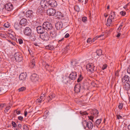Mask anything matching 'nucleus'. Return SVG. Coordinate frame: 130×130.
<instances>
[{"instance_id":"nucleus-22","label":"nucleus","mask_w":130,"mask_h":130,"mask_svg":"<svg viewBox=\"0 0 130 130\" xmlns=\"http://www.w3.org/2000/svg\"><path fill=\"white\" fill-rule=\"evenodd\" d=\"M104 35L103 34H102L100 35L96 36V38L95 37L94 38H93L92 40L91 39V43L93 42L95 40H96L97 38H100V39L102 40L104 39V37H103Z\"/></svg>"},{"instance_id":"nucleus-38","label":"nucleus","mask_w":130,"mask_h":130,"mask_svg":"<svg viewBox=\"0 0 130 130\" xmlns=\"http://www.w3.org/2000/svg\"><path fill=\"white\" fill-rule=\"evenodd\" d=\"M123 107V104L122 103H120L119 104L118 107L120 109H121Z\"/></svg>"},{"instance_id":"nucleus-8","label":"nucleus","mask_w":130,"mask_h":130,"mask_svg":"<svg viewBox=\"0 0 130 130\" xmlns=\"http://www.w3.org/2000/svg\"><path fill=\"white\" fill-rule=\"evenodd\" d=\"M30 79L31 80L34 82H36L39 79V76L36 74H32L30 76Z\"/></svg>"},{"instance_id":"nucleus-47","label":"nucleus","mask_w":130,"mask_h":130,"mask_svg":"<svg viewBox=\"0 0 130 130\" xmlns=\"http://www.w3.org/2000/svg\"><path fill=\"white\" fill-rule=\"evenodd\" d=\"M80 114L82 115H85L86 114H87V113L85 111L83 112L82 111H80Z\"/></svg>"},{"instance_id":"nucleus-19","label":"nucleus","mask_w":130,"mask_h":130,"mask_svg":"<svg viewBox=\"0 0 130 130\" xmlns=\"http://www.w3.org/2000/svg\"><path fill=\"white\" fill-rule=\"evenodd\" d=\"M81 89V86L80 84L76 85L74 87V91L75 92L78 93L80 91Z\"/></svg>"},{"instance_id":"nucleus-33","label":"nucleus","mask_w":130,"mask_h":130,"mask_svg":"<svg viewBox=\"0 0 130 130\" xmlns=\"http://www.w3.org/2000/svg\"><path fill=\"white\" fill-rule=\"evenodd\" d=\"M101 120L98 119L96 121V122H95V124L97 127L98 125L100 124L101 122Z\"/></svg>"},{"instance_id":"nucleus-4","label":"nucleus","mask_w":130,"mask_h":130,"mask_svg":"<svg viewBox=\"0 0 130 130\" xmlns=\"http://www.w3.org/2000/svg\"><path fill=\"white\" fill-rule=\"evenodd\" d=\"M83 125L85 127H87L89 129H92L93 127V124L91 121L87 122L85 121L83 122Z\"/></svg>"},{"instance_id":"nucleus-46","label":"nucleus","mask_w":130,"mask_h":130,"mask_svg":"<svg viewBox=\"0 0 130 130\" xmlns=\"http://www.w3.org/2000/svg\"><path fill=\"white\" fill-rule=\"evenodd\" d=\"M74 9L75 10L78 11L79 10V7L78 6H76L74 7Z\"/></svg>"},{"instance_id":"nucleus-34","label":"nucleus","mask_w":130,"mask_h":130,"mask_svg":"<svg viewBox=\"0 0 130 130\" xmlns=\"http://www.w3.org/2000/svg\"><path fill=\"white\" fill-rule=\"evenodd\" d=\"M26 88L24 87H22L19 88L18 90L19 92H22L24 91L25 90Z\"/></svg>"},{"instance_id":"nucleus-2","label":"nucleus","mask_w":130,"mask_h":130,"mask_svg":"<svg viewBox=\"0 0 130 130\" xmlns=\"http://www.w3.org/2000/svg\"><path fill=\"white\" fill-rule=\"evenodd\" d=\"M78 69L76 68H73L72 70L71 73L70 74L69 78L70 81L71 80H74L77 77V72L78 71Z\"/></svg>"},{"instance_id":"nucleus-23","label":"nucleus","mask_w":130,"mask_h":130,"mask_svg":"<svg viewBox=\"0 0 130 130\" xmlns=\"http://www.w3.org/2000/svg\"><path fill=\"white\" fill-rule=\"evenodd\" d=\"M27 20L25 18H23L20 21V23L22 26H24L27 23Z\"/></svg>"},{"instance_id":"nucleus-53","label":"nucleus","mask_w":130,"mask_h":130,"mask_svg":"<svg viewBox=\"0 0 130 130\" xmlns=\"http://www.w3.org/2000/svg\"><path fill=\"white\" fill-rule=\"evenodd\" d=\"M87 43L91 42V38H88L87 40Z\"/></svg>"},{"instance_id":"nucleus-45","label":"nucleus","mask_w":130,"mask_h":130,"mask_svg":"<svg viewBox=\"0 0 130 130\" xmlns=\"http://www.w3.org/2000/svg\"><path fill=\"white\" fill-rule=\"evenodd\" d=\"M0 36L2 38H6V36L4 34H3L2 33L0 34Z\"/></svg>"},{"instance_id":"nucleus-9","label":"nucleus","mask_w":130,"mask_h":130,"mask_svg":"<svg viewBox=\"0 0 130 130\" xmlns=\"http://www.w3.org/2000/svg\"><path fill=\"white\" fill-rule=\"evenodd\" d=\"M47 12L50 15L53 16L56 15L55 10L53 8H50L47 10Z\"/></svg>"},{"instance_id":"nucleus-5","label":"nucleus","mask_w":130,"mask_h":130,"mask_svg":"<svg viewBox=\"0 0 130 130\" xmlns=\"http://www.w3.org/2000/svg\"><path fill=\"white\" fill-rule=\"evenodd\" d=\"M40 4L41 7L44 10L46 9L49 6L47 2L45 0H41Z\"/></svg>"},{"instance_id":"nucleus-6","label":"nucleus","mask_w":130,"mask_h":130,"mask_svg":"<svg viewBox=\"0 0 130 130\" xmlns=\"http://www.w3.org/2000/svg\"><path fill=\"white\" fill-rule=\"evenodd\" d=\"M44 26L42 25V26H38L37 27V31L39 34H42L45 32V30L44 28Z\"/></svg>"},{"instance_id":"nucleus-56","label":"nucleus","mask_w":130,"mask_h":130,"mask_svg":"<svg viewBox=\"0 0 130 130\" xmlns=\"http://www.w3.org/2000/svg\"><path fill=\"white\" fill-rule=\"evenodd\" d=\"M69 36V34L67 33L66 34V35H65L64 36V37L65 38H68Z\"/></svg>"},{"instance_id":"nucleus-17","label":"nucleus","mask_w":130,"mask_h":130,"mask_svg":"<svg viewBox=\"0 0 130 130\" xmlns=\"http://www.w3.org/2000/svg\"><path fill=\"white\" fill-rule=\"evenodd\" d=\"M48 4L50 6L53 7H56L57 5V3L55 0H50Z\"/></svg>"},{"instance_id":"nucleus-62","label":"nucleus","mask_w":130,"mask_h":130,"mask_svg":"<svg viewBox=\"0 0 130 130\" xmlns=\"http://www.w3.org/2000/svg\"><path fill=\"white\" fill-rule=\"evenodd\" d=\"M63 39H64V38H62V39H61V40H59L58 41L59 43H60V42L63 41Z\"/></svg>"},{"instance_id":"nucleus-3","label":"nucleus","mask_w":130,"mask_h":130,"mask_svg":"<svg viewBox=\"0 0 130 130\" xmlns=\"http://www.w3.org/2000/svg\"><path fill=\"white\" fill-rule=\"evenodd\" d=\"M44 26V28L45 30L48 31L53 27L51 23L48 22H44L43 24Z\"/></svg>"},{"instance_id":"nucleus-24","label":"nucleus","mask_w":130,"mask_h":130,"mask_svg":"<svg viewBox=\"0 0 130 130\" xmlns=\"http://www.w3.org/2000/svg\"><path fill=\"white\" fill-rule=\"evenodd\" d=\"M129 80V77L127 75H125L122 79V82L124 83H126Z\"/></svg>"},{"instance_id":"nucleus-43","label":"nucleus","mask_w":130,"mask_h":130,"mask_svg":"<svg viewBox=\"0 0 130 130\" xmlns=\"http://www.w3.org/2000/svg\"><path fill=\"white\" fill-rule=\"evenodd\" d=\"M120 14L122 16H124L126 14V12L125 11H122L120 12Z\"/></svg>"},{"instance_id":"nucleus-36","label":"nucleus","mask_w":130,"mask_h":130,"mask_svg":"<svg viewBox=\"0 0 130 130\" xmlns=\"http://www.w3.org/2000/svg\"><path fill=\"white\" fill-rule=\"evenodd\" d=\"M43 12L42 9L40 8H38L37 10V13H41Z\"/></svg>"},{"instance_id":"nucleus-64","label":"nucleus","mask_w":130,"mask_h":130,"mask_svg":"<svg viewBox=\"0 0 130 130\" xmlns=\"http://www.w3.org/2000/svg\"><path fill=\"white\" fill-rule=\"evenodd\" d=\"M20 111L19 110L18 111H17L16 112V113L18 115H19L20 113Z\"/></svg>"},{"instance_id":"nucleus-16","label":"nucleus","mask_w":130,"mask_h":130,"mask_svg":"<svg viewBox=\"0 0 130 130\" xmlns=\"http://www.w3.org/2000/svg\"><path fill=\"white\" fill-rule=\"evenodd\" d=\"M63 24L61 22H59L55 24V27L56 29L57 30H59L61 29L63 27Z\"/></svg>"},{"instance_id":"nucleus-15","label":"nucleus","mask_w":130,"mask_h":130,"mask_svg":"<svg viewBox=\"0 0 130 130\" xmlns=\"http://www.w3.org/2000/svg\"><path fill=\"white\" fill-rule=\"evenodd\" d=\"M40 38L44 40H49V36L47 32H46L44 35H42L40 36Z\"/></svg>"},{"instance_id":"nucleus-40","label":"nucleus","mask_w":130,"mask_h":130,"mask_svg":"<svg viewBox=\"0 0 130 130\" xmlns=\"http://www.w3.org/2000/svg\"><path fill=\"white\" fill-rule=\"evenodd\" d=\"M41 97H43V96H41L40 98L38 99L37 100L38 102L39 103H41L42 100V99H41Z\"/></svg>"},{"instance_id":"nucleus-14","label":"nucleus","mask_w":130,"mask_h":130,"mask_svg":"<svg viewBox=\"0 0 130 130\" xmlns=\"http://www.w3.org/2000/svg\"><path fill=\"white\" fill-rule=\"evenodd\" d=\"M25 15L27 18H32L34 16L32 11L30 10H28L26 12Z\"/></svg>"},{"instance_id":"nucleus-63","label":"nucleus","mask_w":130,"mask_h":130,"mask_svg":"<svg viewBox=\"0 0 130 130\" xmlns=\"http://www.w3.org/2000/svg\"><path fill=\"white\" fill-rule=\"evenodd\" d=\"M27 114V112L26 111H25L24 112V116L25 117H26V115Z\"/></svg>"},{"instance_id":"nucleus-49","label":"nucleus","mask_w":130,"mask_h":130,"mask_svg":"<svg viewBox=\"0 0 130 130\" xmlns=\"http://www.w3.org/2000/svg\"><path fill=\"white\" fill-rule=\"evenodd\" d=\"M107 66L106 64H105L103 65L102 67V69L103 70H104L106 68Z\"/></svg>"},{"instance_id":"nucleus-41","label":"nucleus","mask_w":130,"mask_h":130,"mask_svg":"<svg viewBox=\"0 0 130 130\" xmlns=\"http://www.w3.org/2000/svg\"><path fill=\"white\" fill-rule=\"evenodd\" d=\"M69 49V45L67 46L64 48V51L65 52H66Z\"/></svg>"},{"instance_id":"nucleus-42","label":"nucleus","mask_w":130,"mask_h":130,"mask_svg":"<svg viewBox=\"0 0 130 130\" xmlns=\"http://www.w3.org/2000/svg\"><path fill=\"white\" fill-rule=\"evenodd\" d=\"M4 26L8 28L10 26V24L9 23H7L5 24H4Z\"/></svg>"},{"instance_id":"nucleus-13","label":"nucleus","mask_w":130,"mask_h":130,"mask_svg":"<svg viewBox=\"0 0 130 130\" xmlns=\"http://www.w3.org/2000/svg\"><path fill=\"white\" fill-rule=\"evenodd\" d=\"M48 31H49L50 36L52 37H55L56 36V32L53 27Z\"/></svg>"},{"instance_id":"nucleus-11","label":"nucleus","mask_w":130,"mask_h":130,"mask_svg":"<svg viewBox=\"0 0 130 130\" xmlns=\"http://www.w3.org/2000/svg\"><path fill=\"white\" fill-rule=\"evenodd\" d=\"M24 34L27 36H30L31 33V30L29 27H26L24 30Z\"/></svg>"},{"instance_id":"nucleus-12","label":"nucleus","mask_w":130,"mask_h":130,"mask_svg":"<svg viewBox=\"0 0 130 130\" xmlns=\"http://www.w3.org/2000/svg\"><path fill=\"white\" fill-rule=\"evenodd\" d=\"M5 7L6 10L9 11H11L13 9V5L10 3L6 4Z\"/></svg>"},{"instance_id":"nucleus-37","label":"nucleus","mask_w":130,"mask_h":130,"mask_svg":"<svg viewBox=\"0 0 130 130\" xmlns=\"http://www.w3.org/2000/svg\"><path fill=\"white\" fill-rule=\"evenodd\" d=\"M11 106H7L5 110V113L7 112L8 110L9 109L11 108Z\"/></svg>"},{"instance_id":"nucleus-54","label":"nucleus","mask_w":130,"mask_h":130,"mask_svg":"<svg viewBox=\"0 0 130 130\" xmlns=\"http://www.w3.org/2000/svg\"><path fill=\"white\" fill-rule=\"evenodd\" d=\"M23 129H26L27 130H28V128L27 126L24 125L23 127Z\"/></svg>"},{"instance_id":"nucleus-55","label":"nucleus","mask_w":130,"mask_h":130,"mask_svg":"<svg viewBox=\"0 0 130 130\" xmlns=\"http://www.w3.org/2000/svg\"><path fill=\"white\" fill-rule=\"evenodd\" d=\"M4 104H0V108L2 109L4 107Z\"/></svg>"},{"instance_id":"nucleus-28","label":"nucleus","mask_w":130,"mask_h":130,"mask_svg":"<svg viewBox=\"0 0 130 130\" xmlns=\"http://www.w3.org/2000/svg\"><path fill=\"white\" fill-rule=\"evenodd\" d=\"M92 115L94 117H96L98 116V115L99 114L98 111L96 109H94L92 110Z\"/></svg>"},{"instance_id":"nucleus-50","label":"nucleus","mask_w":130,"mask_h":130,"mask_svg":"<svg viewBox=\"0 0 130 130\" xmlns=\"http://www.w3.org/2000/svg\"><path fill=\"white\" fill-rule=\"evenodd\" d=\"M18 42L20 44H21L23 43V41L21 39H18Z\"/></svg>"},{"instance_id":"nucleus-18","label":"nucleus","mask_w":130,"mask_h":130,"mask_svg":"<svg viewBox=\"0 0 130 130\" xmlns=\"http://www.w3.org/2000/svg\"><path fill=\"white\" fill-rule=\"evenodd\" d=\"M102 51L101 49L98 50H96L95 52L94 53H93L92 55L94 57H96V56H100L102 54Z\"/></svg>"},{"instance_id":"nucleus-35","label":"nucleus","mask_w":130,"mask_h":130,"mask_svg":"<svg viewBox=\"0 0 130 130\" xmlns=\"http://www.w3.org/2000/svg\"><path fill=\"white\" fill-rule=\"evenodd\" d=\"M83 78V77L81 75H79L78 78L77 79V82H80Z\"/></svg>"},{"instance_id":"nucleus-39","label":"nucleus","mask_w":130,"mask_h":130,"mask_svg":"<svg viewBox=\"0 0 130 130\" xmlns=\"http://www.w3.org/2000/svg\"><path fill=\"white\" fill-rule=\"evenodd\" d=\"M94 117V116H88L89 118V119L91 120L93 122V118L94 117Z\"/></svg>"},{"instance_id":"nucleus-10","label":"nucleus","mask_w":130,"mask_h":130,"mask_svg":"<svg viewBox=\"0 0 130 130\" xmlns=\"http://www.w3.org/2000/svg\"><path fill=\"white\" fill-rule=\"evenodd\" d=\"M22 26L19 23L16 22L14 25L15 29L17 30L21 31L22 28Z\"/></svg>"},{"instance_id":"nucleus-61","label":"nucleus","mask_w":130,"mask_h":130,"mask_svg":"<svg viewBox=\"0 0 130 130\" xmlns=\"http://www.w3.org/2000/svg\"><path fill=\"white\" fill-rule=\"evenodd\" d=\"M122 26V25H120L119 27L118 28V30L119 31V30L120 29H121V27Z\"/></svg>"},{"instance_id":"nucleus-60","label":"nucleus","mask_w":130,"mask_h":130,"mask_svg":"<svg viewBox=\"0 0 130 130\" xmlns=\"http://www.w3.org/2000/svg\"><path fill=\"white\" fill-rule=\"evenodd\" d=\"M3 90H2V89L0 88V94H2L4 93L3 92Z\"/></svg>"},{"instance_id":"nucleus-31","label":"nucleus","mask_w":130,"mask_h":130,"mask_svg":"<svg viewBox=\"0 0 130 130\" xmlns=\"http://www.w3.org/2000/svg\"><path fill=\"white\" fill-rule=\"evenodd\" d=\"M45 48L46 49L52 50L54 48V47L52 45H49L46 46H45Z\"/></svg>"},{"instance_id":"nucleus-51","label":"nucleus","mask_w":130,"mask_h":130,"mask_svg":"<svg viewBox=\"0 0 130 130\" xmlns=\"http://www.w3.org/2000/svg\"><path fill=\"white\" fill-rule=\"evenodd\" d=\"M18 119L20 121H22L23 119V118L22 116H19L18 117Z\"/></svg>"},{"instance_id":"nucleus-58","label":"nucleus","mask_w":130,"mask_h":130,"mask_svg":"<svg viewBox=\"0 0 130 130\" xmlns=\"http://www.w3.org/2000/svg\"><path fill=\"white\" fill-rule=\"evenodd\" d=\"M127 72L130 74V68L128 67L127 69Z\"/></svg>"},{"instance_id":"nucleus-25","label":"nucleus","mask_w":130,"mask_h":130,"mask_svg":"<svg viewBox=\"0 0 130 130\" xmlns=\"http://www.w3.org/2000/svg\"><path fill=\"white\" fill-rule=\"evenodd\" d=\"M55 97V95L54 94L52 93L49 95L47 98V100L48 101V102H49L50 101L52 100Z\"/></svg>"},{"instance_id":"nucleus-27","label":"nucleus","mask_w":130,"mask_h":130,"mask_svg":"<svg viewBox=\"0 0 130 130\" xmlns=\"http://www.w3.org/2000/svg\"><path fill=\"white\" fill-rule=\"evenodd\" d=\"M112 19L108 18L107 20L106 25L107 26H112L113 25L112 24Z\"/></svg>"},{"instance_id":"nucleus-29","label":"nucleus","mask_w":130,"mask_h":130,"mask_svg":"<svg viewBox=\"0 0 130 130\" xmlns=\"http://www.w3.org/2000/svg\"><path fill=\"white\" fill-rule=\"evenodd\" d=\"M115 12L114 11H111L108 18L111 19H115Z\"/></svg>"},{"instance_id":"nucleus-20","label":"nucleus","mask_w":130,"mask_h":130,"mask_svg":"<svg viewBox=\"0 0 130 130\" xmlns=\"http://www.w3.org/2000/svg\"><path fill=\"white\" fill-rule=\"evenodd\" d=\"M71 64L72 65V67L73 68H78V63L75 61H73L71 62Z\"/></svg>"},{"instance_id":"nucleus-44","label":"nucleus","mask_w":130,"mask_h":130,"mask_svg":"<svg viewBox=\"0 0 130 130\" xmlns=\"http://www.w3.org/2000/svg\"><path fill=\"white\" fill-rule=\"evenodd\" d=\"M87 18L86 17H84L82 18V20L84 22H86L87 21Z\"/></svg>"},{"instance_id":"nucleus-59","label":"nucleus","mask_w":130,"mask_h":130,"mask_svg":"<svg viewBox=\"0 0 130 130\" xmlns=\"http://www.w3.org/2000/svg\"><path fill=\"white\" fill-rule=\"evenodd\" d=\"M117 118L118 119H122V116L119 115L117 116Z\"/></svg>"},{"instance_id":"nucleus-48","label":"nucleus","mask_w":130,"mask_h":130,"mask_svg":"<svg viewBox=\"0 0 130 130\" xmlns=\"http://www.w3.org/2000/svg\"><path fill=\"white\" fill-rule=\"evenodd\" d=\"M12 125L14 127H17V125L14 122L12 121Z\"/></svg>"},{"instance_id":"nucleus-32","label":"nucleus","mask_w":130,"mask_h":130,"mask_svg":"<svg viewBox=\"0 0 130 130\" xmlns=\"http://www.w3.org/2000/svg\"><path fill=\"white\" fill-rule=\"evenodd\" d=\"M56 15L57 16L58 18H60L62 17L61 13L59 11H58L56 14Z\"/></svg>"},{"instance_id":"nucleus-26","label":"nucleus","mask_w":130,"mask_h":130,"mask_svg":"<svg viewBox=\"0 0 130 130\" xmlns=\"http://www.w3.org/2000/svg\"><path fill=\"white\" fill-rule=\"evenodd\" d=\"M63 79L62 80V82L63 83L65 84H67L68 83H70V80H69V77H64L63 78Z\"/></svg>"},{"instance_id":"nucleus-7","label":"nucleus","mask_w":130,"mask_h":130,"mask_svg":"<svg viewBox=\"0 0 130 130\" xmlns=\"http://www.w3.org/2000/svg\"><path fill=\"white\" fill-rule=\"evenodd\" d=\"M15 60L17 61L20 62L22 60V56L21 54L19 53H16L14 55Z\"/></svg>"},{"instance_id":"nucleus-57","label":"nucleus","mask_w":130,"mask_h":130,"mask_svg":"<svg viewBox=\"0 0 130 130\" xmlns=\"http://www.w3.org/2000/svg\"><path fill=\"white\" fill-rule=\"evenodd\" d=\"M33 44L36 46H39V45H38V43H37V42H34L33 43Z\"/></svg>"},{"instance_id":"nucleus-52","label":"nucleus","mask_w":130,"mask_h":130,"mask_svg":"<svg viewBox=\"0 0 130 130\" xmlns=\"http://www.w3.org/2000/svg\"><path fill=\"white\" fill-rule=\"evenodd\" d=\"M8 36L9 37H10V38H13L14 37V35L11 34H9V35Z\"/></svg>"},{"instance_id":"nucleus-30","label":"nucleus","mask_w":130,"mask_h":130,"mask_svg":"<svg viewBox=\"0 0 130 130\" xmlns=\"http://www.w3.org/2000/svg\"><path fill=\"white\" fill-rule=\"evenodd\" d=\"M35 59L34 58H33L31 61V62L30 63V66L31 68H34L35 66Z\"/></svg>"},{"instance_id":"nucleus-1","label":"nucleus","mask_w":130,"mask_h":130,"mask_svg":"<svg viewBox=\"0 0 130 130\" xmlns=\"http://www.w3.org/2000/svg\"><path fill=\"white\" fill-rule=\"evenodd\" d=\"M96 61H94L93 63H89L86 66L87 71L90 72H93L94 70V67L97 65Z\"/></svg>"},{"instance_id":"nucleus-21","label":"nucleus","mask_w":130,"mask_h":130,"mask_svg":"<svg viewBox=\"0 0 130 130\" xmlns=\"http://www.w3.org/2000/svg\"><path fill=\"white\" fill-rule=\"evenodd\" d=\"M26 74L24 73H21L19 76V78L21 80H25L26 78Z\"/></svg>"}]
</instances>
